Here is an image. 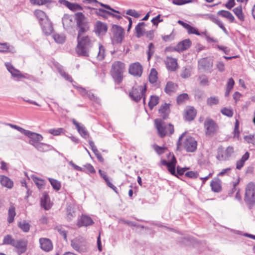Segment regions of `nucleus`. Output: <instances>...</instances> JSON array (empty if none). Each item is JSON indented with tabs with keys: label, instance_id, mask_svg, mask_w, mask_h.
<instances>
[{
	"label": "nucleus",
	"instance_id": "nucleus-1",
	"mask_svg": "<svg viewBox=\"0 0 255 255\" xmlns=\"http://www.w3.org/2000/svg\"><path fill=\"white\" fill-rule=\"evenodd\" d=\"M76 20L77 27L79 28L77 36L78 44L76 51L79 56H89V50L92 46L94 40L88 35H83V33L89 29L87 18L81 12L76 14Z\"/></svg>",
	"mask_w": 255,
	"mask_h": 255
},
{
	"label": "nucleus",
	"instance_id": "nucleus-2",
	"mask_svg": "<svg viewBox=\"0 0 255 255\" xmlns=\"http://www.w3.org/2000/svg\"><path fill=\"white\" fill-rule=\"evenodd\" d=\"M185 134L186 132H184L179 137L177 144V148L182 147L187 152H193L197 149V142L194 138L190 136H187L183 140Z\"/></svg>",
	"mask_w": 255,
	"mask_h": 255
},
{
	"label": "nucleus",
	"instance_id": "nucleus-3",
	"mask_svg": "<svg viewBox=\"0 0 255 255\" xmlns=\"http://www.w3.org/2000/svg\"><path fill=\"white\" fill-rule=\"evenodd\" d=\"M156 128L159 135L162 137L167 134H171L174 132L173 126L171 124H166L161 120L155 119L154 121Z\"/></svg>",
	"mask_w": 255,
	"mask_h": 255
},
{
	"label": "nucleus",
	"instance_id": "nucleus-4",
	"mask_svg": "<svg viewBox=\"0 0 255 255\" xmlns=\"http://www.w3.org/2000/svg\"><path fill=\"white\" fill-rule=\"evenodd\" d=\"M124 69L125 64L121 62L116 61L113 64L111 73L112 77L117 83L122 82Z\"/></svg>",
	"mask_w": 255,
	"mask_h": 255
},
{
	"label": "nucleus",
	"instance_id": "nucleus-5",
	"mask_svg": "<svg viewBox=\"0 0 255 255\" xmlns=\"http://www.w3.org/2000/svg\"><path fill=\"white\" fill-rule=\"evenodd\" d=\"M146 91V86L144 84L143 86H136L132 88L131 91L129 93V96L132 100L138 102L142 98H143V103L145 104V97L144 93Z\"/></svg>",
	"mask_w": 255,
	"mask_h": 255
},
{
	"label": "nucleus",
	"instance_id": "nucleus-6",
	"mask_svg": "<svg viewBox=\"0 0 255 255\" xmlns=\"http://www.w3.org/2000/svg\"><path fill=\"white\" fill-rule=\"evenodd\" d=\"M71 246L75 251L80 252H85L88 247L86 240L82 237H77L71 241Z\"/></svg>",
	"mask_w": 255,
	"mask_h": 255
},
{
	"label": "nucleus",
	"instance_id": "nucleus-7",
	"mask_svg": "<svg viewBox=\"0 0 255 255\" xmlns=\"http://www.w3.org/2000/svg\"><path fill=\"white\" fill-rule=\"evenodd\" d=\"M234 152V149L232 146H229L226 149L222 147H219L216 158L219 161L227 160L231 157Z\"/></svg>",
	"mask_w": 255,
	"mask_h": 255
},
{
	"label": "nucleus",
	"instance_id": "nucleus-8",
	"mask_svg": "<svg viewBox=\"0 0 255 255\" xmlns=\"http://www.w3.org/2000/svg\"><path fill=\"white\" fill-rule=\"evenodd\" d=\"M245 200L250 203L255 202V184L249 183L246 188Z\"/></svg>",
	"mask_w": 255,
	"mask_h": 255
},
{
	"label": "nucleus",
	"instance_id": "nucleus-9",
	"mask_svg": "<svg viewBox=\"0 0 255 255\" xmlns=\"http://www.w3.org/2000/svg\"><path fill=\"white\" fill-rule=\"evenodd\" d=\"M113 37L112 42L113 43H121L124 37V29L120 26L114 25L113 26Z\"/></svg>",
	"mask_w": 255,
	"mask_h": 255
},
{
	"label": "nucleus",
	"instance_id": "nucleus-10",
	"mask_svg": "<svg viewBox=\"0 0 255 255\" xmlns=\"http://www.w3.org/2000/svg\"><path fill=\"white\" fill-rule=\"evenodd\" d=\"M205 133L207 135H212L216 132L218 126L215 122L210 118H207L204 122Z\"/></svg>",
	"mask_w": 255,
	"mask_h": 255
},
{
	"label": "nucleus",
	"instance_id": "nucleus-11",
	"mask_svg": "<svg viewBox=\"0 0 255 255\" xmlns=\"http://www.w3.org/2000/svg\"><path fill=\"white\" fill-rule=\"evenodd\" d=\"M26 136L29 138L28 143L34 147L41 141L43 140V136L42 135L31 132V131L27 130L24 134Z\"/></svg>",
	"mask_w": 255,
	"mask_h": 255
},
{
	"label": "nucleus",
	"instance_id": "nucleus-12",
	"mask_svg": "<svg viewBox=\"0 0 255 255\" xmlns=\"http://www.w3.org/2000/svg\"><path fill=\"white\" fill-rule=\"evenodd\" d=\"M169 158H171V160H170L168 162L166 161L165 160H161V164L163 165L167 166L168 167V170L170 172V173L173 175H176L175 172V165L176 164V160L173 154L170 153L168 156Z\"/></svg>",
	"mask_w": 255,
	"mask_h": 255
},
{
	"label": "nucleus",
	"instance_id": "nucleus-13",
	"mask_svg": "<svg viewBox=\"0 0 255 255\" xmlns=\"http://www.w3.org/2000/svg\"><path fill=\"white\" fill-rule=\"evenodd\" d=\"M213 65V60L208 58H202L198 61L199 68L210 73L212 72Z\"/></svg>",
	"mask_w": 255,
	"mask_h": 255
},
{
	"label": "nucleus",
	"instance_id": "nucleus-14",
	"mask_svg": "<svg viewBox=\"0 0 255 255\" xmlns=\"http://www.w3.org/2000/svg\"><path fill=\"white\" fill-rule=\"evenodd\" d=\"M5 65L7 70L10 73L11 76L14 78H17L18 79H28L30 77V76L27 74H25L24 75L22 74L20 71L15 69L10 63H5Z\"/></svg>",
	"mask_w": 255,
	"mask_h": 255
},
{
	"label": "nucleus",
	"instance_id": "nucleus-15",
	"mask_svg": "<svg viewBox=\"0 0 255 255\" xmlns=\"http://www.w3.org/2000/svg\"><path fill=\"white\" fill-rule=\"evenodd\" d=\"M40 249L44 252H48L53 249V244L51 240L46 238H41L39 240Z\"/></svg>",
	"mask_w": 255,
	"mask_h": 255
},
{
	"label": "nucleus",
	"instance_id": "nucleus-16",
	"mask_svg": "<svg viewBox=\"0 0 255 255\" xmlns=\"http://www.w3.org/2000/svg\"><path fill=\"white\" fill-rule=\"evenodd\" d=\"M129 73L137 77H140L142 73V67L138 62L131 64L129 67Z\"/></svg>",
	"mask_w": 255,
	"mask_h": 255
},
{
	"label": "nucleus",
	"instance_id": "nucleus-17",
	"mask_svg": "<svg viewBox=\"0 0 255 255\" xmlns=\"http://www.w3.org/2000/svg\"><path fill=\"white\" fill-rule=\"evenodd\" d=\"M108 29L107 25L106 23L100 21H97L95 25V31L99 36L104 35Z\"/></svg>",
	"mask_w": 255,
	"mask_h": 255
},
{
	"label": "nucleus",
	"instance_id": "nucleus-18",
	"mask_svg": "<svg viewBox=\"0 0 255 255\" xmlns=\"http://www.w3.org/2000/svg\"><path fill=\"white\" fill-rule=\"evenodd\" d=\"M62 23L64 28L69 30L73 28L75 21L73 16L65 14L62 18Z\"/></svg>",
	"mask_w": 255,
	"mask_h": 255
},
{
	"label": "nucleus",
	"instance_id": "nucleus-19",
	"mask_svg": "<svg viewBox=\"0 0 255 255\" xmlns=\"http://www.w3.org/2000/svg\"><path fill=\"white\" fill-rule=\"evenodd\" d=\"M27 242L25 240H15L13 247L16 249L19 254L24 253L26 250Z\"/></svg>",
	"mask_w": 255,
	"mask_h": 255
},
{
	"label": "nucleus",
	"instance_id": "nucleus-20",
	"mask_svg": "<svg viewBox=\"0 0 255 255\" xmlns=\"http://www.w3.org/2000/svg\"><path fill=\"white\" fill-rule=\"evenodd\" d=\"M94 224V222L91 218L86 215H82L77 222V226L79 227L82 226L87 227L92 225Z\"/></svg>",
	"mask_w": 255,
	"mask_h": 255
},
{
	"label": "nucleus",
	"instance_id": "nucleus-21",
	"mask_svg": "<svg viewBox=\"0 0 255 255\" xmlns=\"http://www.w3.org/2000/svg\"><path fill=\"white\" fill-rule=\"evenodd\" d=\"M167 68L171 71H175L178 67L177 60L170 57H167L165 61Z\"/></svg>",
	"mask_w": 255,
	"mask_h": 255
},
{
	"label": "nucleus",
	"instance_id": "nucleus-22",
	"mask_svg": "<svg viewBox=\"0 0 255 255\" xmlns=\"http://www.w3.org/2000/svg\"><path fill=\"white\" fill-rule=\"evenodd\" d=\"M43 31L46 35L50 34L53 31V26L49 19H46L42 23H40Z\"/></svg>",
	"mask_w": 255,
	"mask_h": 255
},
{
	"label": "nucleus",
	"instance_id": "nucleus-23",
	"mask_svg": "<svg viewBox=\"0 0 255 255\" xmlns=\"http://www.w3.org/2000/svg\"><path fill=\"white\" fill-rule=\"evenodd\" d=\"M221 181L218 178H214L210 183L212 191L219 193L222 191Z\"/></svg>",
	"mask_w": 255,
	"mask_h": 255
},
{
	"label": "nucleus",
	"instance_id": "nucleus-24",
	"mask_svg": "<svg viewBox=\"0 0 255 255\" xmlns=\"http://www.w3.org/2000/svg\"><path fill=\"white\" fill-rule=\"evenodd\" d=\"M73 124L75 126L76 128L78 131L80 135L84 138H87L89 136L88 132L87 131L85 127L83 125H80L75 119L72 120Z\"/></svg>",
	"mask_w": 255,
	"mask_h": 255
},
{
	"label": "nucleus",
	"instance_id": "nucleus-25",
	"mask_svg": "<svg viewBox=\"0 0 255 255\" xmlns=\"http://www.w3.org/2000/svg\"><path fill=\"white\" fill-rule=\"evenodd\" d=\"M16 52L14 46L10 45L9 43H0V52L1 53H14Z\"/></svg>",
	"mask_w": 255,
	"mask_h": 255
},
{
	"label": "nucleus",
	"instance_id": "nucleus-26",
	"mask_svg": "<svg viewBox=\"0 0 255 255\" xmlns=\"http://www.w3.org/2000/svg\"><path fill=\"white\" fill-rule=\"evenodd\" d=\"M196 115V111L192 107H187L185 110V118L189 121L193 120L195 118Z\"/></svg>",
	"mask_w": 255,
	"mask_h": 255
},
{
	"label": "nucleus",
	"instance_id": "nucleus-27",
	"mask_svg": "<svg viewBox=\"0 0 255 255\" xmlns=\"http://www.w3.org/2000/svg\"><path fill=\"white\" fill-rule=\"evenodd\" d=\"M1 185L8 189H11L13 186V181L8 177L4 175L0 176Z\"/></svg>",
	"mask_w": 255,
	"mask_h": 255
},
{
	"label": "nucleus",
	"instance_id": "nucleus-28",
	"mask_svg": "<svg viewBox=\"0 0 255 255\" xmlns=\"http://www.w3.org/2000/svg\"><path fill=\"white\" fill-rule=\"evenodd\" d=\"M191 44V41L189 39H185L179 42L176 46L175 49L178 51H182L187 49Z\"/></svg>",
	"mask_w": 255,
	"mask_h": 255
},
{
	"label": "nucleus",
	"instance_id": "nucleus-29",
	"mask_svg": "<svg viewBox=\"0 0 255 255\" xmlns=\"http://www.w3.org/2000/svg\"><path fill=\"white\" fill-rule=\"evenodd\" d=\"M60 2L72 11L81 10L82 9V7L77 3H71L66 0H62Z\"/></svg>",
	"mask_w": 255,
	"mask_h": 255
},
{
	"label": "nucleus",
	"instance_id": "nucleus-30",
	"mask_svg": "<svg viewBox=\"0 0 255 255\" xmlns=\"http://www.w3.org/2000/svg\"><path fill=\"white\" fill-rule=\"evenodd\" d=\"M169 104L165 103L162 105L159 109V112L161 116L165 119L167 117L169 113Z\"/></svg>",
	"mask_w": 255,
	"mask_h": 255
},
{
	"label": "nucleus",
	"instance_id": "nucleus-31",
	"mask_svg": "<svg viewBox=\"0 0 255 255\" xmlns=\"http://www.w3.org/2000/svg\"><path fill=\"white\" fill-rule=\"evenodd\" d=\"M41 205L45 210H48L51 207L49 197L47 193H44L41 199Z\"/></svg>",
	"mask_w": 255,
	"mask_h": 255
},
{
	"label": "nucleus",
	"instance_id": "nucleus-32",
	"mask_svg": "<svg viewBox=\"0 0 255 255\" xmlns=\"http://www.w3.org/2000/svg\"><path fill=\"white\" fill-rule=\"evenodd\" d=\"M30 178L38 189H41L44 188L46 183V181L44 180L38 178L34 175H31Z\"/></svg>",
	"mask_w": 255,
	"mask_h": 255
},
{
	"label": "nucleus",
	"instance_id": "nucleus-33",
	"mask_svg": "<svg viewBox=\"0 0 255 255\" xmlns=\"http://www.w3.org/2000/svg\"><path fill=\"white\" fill-rule=\"evenodd\" d=\"M34 147L40 152H46L52 149V146L49 144L40 142Z\"/></svg>",
	"mask_w": 255,
	"mask_h": 255
},
{
	"label": "nucleus",
	"instance_id": "nucleus-34",
	"mask_svg": "<svg viewBox=\"0 0 255 255\" xmlns=\"http://www.w3.org/2000/svg\"><path fill=\"white\" fill-rule=\"evenodd\" d=\"M89 145L91 146V148L96 156L97 159L100 162H103L104 161V158H103L101 154L100 153L98 149L97 148L96 146H95L94 142L92 140H89Z\"/></svg>",
	"mask_w": 255,
	"mask_h": 255
},
{
	"label": "nucleus",
	"instance_id": "nucleus-35",
	"mask_svg": "<svg viewBox=\"0 0 255 255\" xmlns=\"http://www.w3.org/2000/svg\"><path fill=\"white\" fill-rule=\"evenodd\" d=\"M145 23L143 22H139L135 27V31L136 33V36L137 37L139 38L141 36H142L145 33V28L144 27L145 26Z\"/></svg>",
	"mask_w": 255,
	"mask_h": 255
},
{
	"label": "nucleus",
	"instance_id": "nucleus-36",
	"mask_svg": "<svg viewBox=\"0 0 255 255\" xmlns=\"http://www.w3.org/2000/svg\"><path fill=\"white\" fill-rule=\"evenodd\" d=\"M250 157V153L246 152L242 157L241 159L237 161L236 163V168L238 169H241L244 165L245 162L247 161Z\"/></svg>",
	"mask_w": 255,
	"mask_h": 255
},
{
	"label": "nucleus",
	"instance_id": "nucleus-37",
	"mask_svg": "<svg viewBox=\"0 0 255 255\" xmlns=\"http://www.w3.org/2000/svg\"><path fill=\"white\" fill-rule=\"evenodd\" d=\"M83 2L85 3H95L96 4H99L101 6L106 8L107 9H109L112 11L116 12L117 13H120L119 11L116 10L113 8H111V6L108 4H105L101 2H98L97 0H83Z\"/></svg>",
	"mask_w": 255,
	"mask_h": 255
},
{
	"label": "nucleus",
	"instance_id": "nucleus-38",
	"mask_svg": "<svg viewBox=\"0 0 255 255\" xmlns=\"http://www.w3.org/2000/svg\"><path fill=\"white\" fill-rule=\"evenodd\" d=\"M35 16L38 18L39 24L42 23L43 21L47 19L48 17L46 14L41 10H36L34 11Z\"/></svg>",
	"mask_w": 255,
	"mask_h": 255
},
{
	"label": "nucleus",
	"instance_id": "nucleus-39",
	"mask_svg": "<svg viewBox=\"0 0 255 255\" xmlns=\"http://www.w3.org/2000/svg\"><path fill=\"white\" fill-rule=\"evenodd\" d=\"M176 88V85H175L172 82H168L165 87L164 91L168 95H171L175 92Z\"/></svg>",
	"mask_w": 255,
	"mask_h": 255
},
{
	"label": "nucleus",
	"instance_id": "nucleus-40",
	"mask_svg": "<svg viewBox=\"0 0 255 255\" xmlns=\"http://www.w3.org/2000/svg\"><path fill=\"white\" fill-rule=\"evenodd\" d=\"M218 15L225 17L230 20L231 22H233L235 18L233 14L229 11L221 10L217 12Z\"/></svg>",
	"mask_w": 255,
	"mask_h": 255
},
{
	"label": "nucleus",
	"instance_id": "nucleus-41",
	"mask_svg": "<svg viewBox=\"0 0 255 255\" xmlns=\"http://www.w3.org/2000/svg\"><path fill=\"white\" fill-rule=\"evenodd\" d=\"M15 215V207L13 205H11L8 211L7 221L9 223H11L13 222Z\"/></svg>",
	"mask_w": 255,
	"mask_h": 255
},
{
	"label": "nucleus",
	"instance_id": "nucleus-42",
	"mask_svg": "<svg viewBox=\"0 0 255 255\" xmlns=\"http://www.w3.org/2000/svg\"><path fill=\"white\" fill-rule=\"evenodd\" d=\"M233 12L240 20L244 21L245 20L242 6L240 5L235 8L233 9Z\"/></svg>",
	"mask_w": 255,
	"mask_h": 255
},
{
	"label": "nucleus",
	"instance_id": "nucleus-43",
	"mask_svg": "<svg viewBox=\"0 0 255 255\" xmlns=\"http://www.w3.org/2000/svg\"><path fill=\"white\" fill-rule=\"evenodd\" d=\"M149 81L150 83H155L157 79V72L155 69H151L148 76Z\"/></svg>",
	"mask_w": 255,
	"mask_h": 255
},
{
	"label": "nucleus",
	"instance_id": "nucleus-44",
	"mask_svg": "<svg viewBox=\"0 0 255 255\" xmlns=\"http://www.w3.org/2000/svg\"><path fill=\"white\" fill-rule=\"evenodd\" d=\"M191 71L192 69L190 67L183 68L181 70L180 75L183 78H188L191 76Z\"/></svg>",
	"mask_w": 255,
	"mask_h": 255
},
{
	"label": "nucleus",
	"instance_id": "nucleus-45",
	"mask_svg": "<svg viewBox=\"0 0 255 255\" xmlns=\"http://www.w3.org/2000/svg\"><path fill=\"white\" fill-rule=\"evenodd\" d=\"M48 180L54 190L56 191L60 190L61 188V183L59 181L51 178H49Z\"/></svg>",
	"mask_w": 255,
	"mask_h": 255
},
{
	"label": "nucleus",
	"instance_id": "nucleus-46",
	"mask_svg": "<svg viewBox=\"0 0 255 255\" xmlns=\"http://www.w3.org/2000/svg\"><path fill=\"white\" fill-rule=\"evenodd\" d=\"M105 56V49L104 47L101 44H99V52L97 55V59L99 60H102L104 59Z\"/></svg>",
	"mask_w": 255,
	"mask_h": 255
},
{
	"label": "nucleus",
	"instance_id": "nucleus-47",
	"mask_svg": "<svg viewBox=\"0 0 255 255\" xmlns=\"http://www.w3.org/2000/svg\"><path fill=\"white\" fill-rule=\"evenodd\" d=\"M15 240L12 238V236L7 235L4 237L3 239V244L10 245L13 246Z\"/></svg>",
	"mask_w": 255,
	"mask_h": 255
},
{
	"label": "nucleus",
	"instance_id": "nucleus-48",
	"mask_svg": "<svg viewBox=\"0 0 255 255\" xmlns=\"http://www.w3.org/2000/svg\"><path fill=\"white\" fill-rule=\"evenodd\" d=\"M189 99V96L186 93H183L177 97V103L178 104H182Z\"/></svg>",
	"mask_w": 255,
	"mask_h": 255
},
{
	"label": "nucleus",
	"instance_id": "nucleus-49",
	"mask_svg": "<svg viewBox=\"0 0 255 255\" xmlns=\"http://www.w3.org/2000/svg\"><path fill=\"white\" fill-rule=\"evenodd\" d=\"M159 101V98L156 96H151L149 102H148V106L150 109L156 106Z\"/></svg>",
	"mask_w": 255,
	"mask_h": 255
},
{
	"label": "nucleus",
	"instance_id": "nucleus-50",
	"mask_svg": "<svg viewBox=\"0 0 255 255\" xmlns=\"http://www.w3.org/2000/svg\"><path fill=\"white\" fill-rule=\"evenodd\" d=\"M19 228L24 232H28L30 229V225L25 221H23L19 223Z\"/></svg>",
	"mask_w": 255,
	"mask_h": 255
},
{
	"label": "nucleus",
	"instance_id": "nucleus-51",
	"mask_svg": "<svg viewBox=\"0 0 255 255\" xmlns=\"http://www.w3.org/2000/svg\"><path fill=\"white\" fill-rule=\"evenodd\" d=\"M219 103V99L218 97L212 96L208 98L207 100V104L210 106L217 105Z\"/></svg>",
	"mask_w": 255,
	"mask_h": 255
},
{
	"label": "nucleus",
	"instance_id": "nucleus-52",
	"mask_svg": "<svg viewBox=\"0 0 255 255\" xmlns=\"http://www.w3.org/2000/svg\"><path fill=\"white\" fill-rule=\"evenodd\" d=\"M154 52V46L152 43H150L148 46V51L147 52V60L149 61L151 56L153 54Z\"/></svg>",
	"mask_w": 255,
	"mask_h": 255
},
{
	"label": "nucleus",
	"instance_id": "nucleus-53",
	"mask_svg": "<svg viewBox=\"0 0 255 255\" xmlns=\"http://www.w3.org/2000/svg\"><path fill=\"white\" fill-rule=\"evenodd\" d=\"M85 171H83L86 173H95V170L94 167L90 164L87 163L84 165V168H83Z\"/></svg>",
	"mask_w": 255,
	"mask_h": 255
},
{
	"label": "nucleus",
	"instance_id": "nucleus-54",
	"mask_svg": "<svg viewBox=\"0 0 255 255\" xmlns=\"http://www.w3.org/2000/svg\"><path fill=\"white\" fill-rule=\"evenodd\" d=\"M54 40L58 43H62L65 41V37L63 35L55 34L53 35Z\"/></svg>",
	"mask_w": 255,
	"mask_h": 255
},
{
	"label": "nucleus",
	"instance_id": "nucleus-55",
	"mask_svg": "<svg viewBox=\"0 0 255 255\" xmlns=\"http://www.w3.org/2000/svg\"><path fill=\"white\" fill-rule=\"evenodd\" d=\"M198 79L199 80V83L201 86L208 85L209 84L208 78L205 75L200 76Z\"/></svg>",
	"mask_w": 255,
	"mask_h": 255
},
{
	"label": "nucleus",
	"instance_id": "nucleus-56",
	"mask_svg": "<svg viewBox=\"0 0 255 255\" xmlns=\"http://www.w3.org/2000/svg\"><path fill=\"white\" fill-rule=\"evenodd\" d=\"M186 30L189 34H194L197 35H200V33L198 31V29L189 24Z\"/></svg>",
	"mask_w": 255,
	"mask_h": 255
},
{
	"label": "nucleus",
	"instance_id": "nucleus-57",
	"mask_svg": "<svg viewBox=\"0 0 255 255\" xmlns=\"http://www.w3.org/2000/svg\"><path fill=\"white\" fill-rule=\"evenodd\" d=\"M221 113L228 117H232L233 115V111L232 110L224 108L221 111Z\"/></svg>",
	"mask_w": 255,
	"mask_h": 255
},
{
	"label": "nucleus",
	"instance_id": "nucleus-58",
	"mask_svg": "<svg viewBox=\"0 0 255 255\" xmlns=\"http://www.w3.org/2000/svg\"><path fill=\"white\" fill-rule=\"evenodd\" d=\"M75 216L74 211L71 208L67 209V219L68 221H71L73 218Z\"/></svg>",
	"mask_w": 255,
	"mask_h": 255
},
{
	"label": "nucleus",
	"instance_id": "nucleus-59",
	"mask_svg": "<svg viewBox=\"0 0 255 255\" xmlns=\"http://www.w3.org/2000/svg\"><path fill=\"white\" fill-rule=\"evenodd\" d=\"M126 14L135 18H138L140 16V14L134 9H128L126 12Z\"/></svg>",
	"mask_w": 255,
	"mask_h": 255
},
{
	"label": "nucleus",
	"instance_id": "nucleus-60",
	"mask_svg": "<svg viewBox=\"0 0 255 255\" xmlns=\"http://www.w3.org/2000/svg\"><path fill=\"white\" fill-rule=\"evenodd\" d=\"M50 0H30V2L33 4L43 5L49 2Z\"/></svg>",
	"mask_w": 255,
	"mask_h": 255
},
{
	"label": "nucleus",
	"instance_id": "nucleus-61",
	"mask_svg": "<svg viewBox=\"0 0 255 255\" xmlns=\"http://www.w3.org/2000/svg\"><path fill=\"white\" fill-rule=\"evenodd\" d=\"M62 131L63 128H58L57 129H50L49 130L48 132L54 135H59Z\"/></svg>",
	"mask_w": 255,
	"mask_h": 255
},
{
	"label": "nucleus",
	"instance_id": "nucleus-62",
	"mask_svg": "<svg viewBox=\"0 0 255 255\" xmlns=\"http://www.w3.org/2000/svg\"><path fill=\"white\" fill-rule=\"evenodd\" d=\"M7 125L9 126V127H10L11 128H14V129L17 130L18 131H19V132H20L21 133H22L24 134H25L26 131L27 130L26 129H23V128H22L21 127H18L15 125H12L11 124H7Z\"/></svg>",
	"mask_w": 255,
	"mask_h": 255
},
{
	"label": "nucleus",
	"instance_id": "nucleus-63",
	"mask_svg": "<svg viewBox=\"0 0 255 255\" xmlns=\"http://www.w3.org/2000/svg\"><path fill=\"white\" fill-rule=\"evenodd\" d=\"M216 66L220 72H223L225 71V64L223 62L217 61Z\"/></svg>",
	"mask_w": 255,
	"mask_h": 255
},
{
	"label": "nucleus",
	"instance_id": "nucleus-64",
	"mask_svg": "<svg viewBox=\"0 0 255 255\" xmlns=\"http://www.w3.org/2000/svg\"><path fill=\"white\" fill-rule=\"evenodd\" d=\"M56 230L60 233V234L63 237L64 240H66L67 238V233L66 232L63 230L61 227H57L56 228Z\"/></svg>",
	"mask_w": 255,
	"mask_h": 255
}]
</instances>
